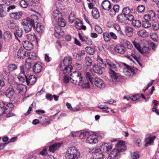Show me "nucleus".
<instances>
[{"label":"nucleus","instance_id":"f257e3e1","mask_svg":"<svg viewBox=\"0 0 159 159\" xmlns=\"http://www.w3.org/2000/svg\"><path fill=\"white\" fill-rule=\"evenodd\" d=\"M70 78L72 80L71 82L83 89H86L89 87V82L85 81L84 78H83L81 74L79 71H75L71 73Z\"/></svg>","mask_w":159,"mask_h":159},{"label":"nucleus","instance_id":"f03ea898","mask_svg":"<svg viewBox=\"0 0 159 159\" xmlns=\"http://www.w3.org/2000/svg\"><path fill=\"white\" fill-rule=\"evenodd\" d=\"M38 15H40L38 12H36L35 14L31 15L30 18H27L22 20L21 25L26 32L30 31L32 27H35V23H38Z\"/></svg>","mask_w":159,"mask_h":159},{"label":"nucleus","instance_id":"7ed1b4c3","mask_svg":"<svg viewBox=\"0 0 159 159\" xmlns=\"http://www.w3.org/2000/svg\"><path fill=\"white\" fill-rule=\"evenodd\" d=\"M116 148L117 149H114L112 151L108 156L107 159H116L119 157L120 152H122L126 150L124 145V142L122 141H119L116 145Z\"/></svg>","mask_w":159,"mask_h":159},{"label":"nucleus","instance_id":"20e7f679","mask_svg":"<svg viewBox=\"0 0 159 159\" xmlns=\"http://www.w3.org/2000/svg\"><path fill=\"white\" fill-rule=\"evenodd\" d=\"M72 58L70 57H66L64 59L62 63L60 64V69L65 73H70L71 71L72 66Z\"/></svg>","mask_w":159,"mask_h":159},{"label":"nucleus","instance_id":"39448f33","mask_svg":"<svg viewBox=\"0 0 159 159\" xmlns=\"http://www.w3.org/2000/svg\"><path fill=\"white\" fill-rule=\"evenodd\" d=\"M80 152L75 147L69 148L67 150L65 155L66 159H78L80 157Z\"/></svg>","mask_w":159,"mask_h":159},{"label":"nucleus","instance_id":"423d86ee","mask_svg":"<svg viewBox=\"0 0 159 159\" xmlns=\"http://www.w3.org/2000/svg\"><path fill=\"white\" fill-rule=\"evenodd\" d=\"M102 136L99 134H91L87 138L86 142L90 144H95L102 139Z\"/></svg>","mask_w":159,"mask_h":159},{"label":"nucleus","instance_id":"0eeeda50","mask_svg":"<svg viewBox=\"0 0 159 159\" xmlns=\"http://www.w3.org/2000/svg\"><path fill=\"white\" fill-rule=\"evenodd\" d=\"M89 152L93 154V159H103L104 158V155L99 152L98 149L93 148Z\"/></svg>","mask_w":159,"mask_h":159},{"label":"nucleus","instance_id":"6e6552de","mask_svg":"<svg viewBox=\"0 0 159 159\" xmlns=\"http://www.w3.org/2000/svg\"><path fill=\"white\" fill-rule=\"evenodd\" d=\"M95 85L100 89H102L105 87V84L103 81L98 78H94L93 79V84Z\"/></svg>","mask_w":159,"mask_h":159},{"label":"nucleus","instance_id":"1a4fd4ad","mask_svg":"<svg viewBox=\"0 0 159 159\" xmlns=\"http://www.w3.org/2000/svg\"><path fill=\"white\" fill-rule=\"evenodd\" d=\"M23 32V31L22 28L17 27L14 32V35L15 38L19 42H21V39H19L18 37L20 38L22 36Z\"/></svg>","mask_w":159,"mask_h":159},{"label":"nucleus","instance_id":"9d476101","mask_svg":"<svg viewBox=\"0 0 159 159\" xmlns=\"http://www.w3.org/2000/svg\"><path fill=\"white\" fill-rule=\"evenodd\" d=\"M113 70H111L109 71V75L112 79V82L114 84H116L118 81V76L117 73Z\"/></svg>","mask_w":159,"mask_h":159},{"label":"nucleus","instance_id":"9b49d317","mask_svg":"<svg viewBox=\"0 0 159 159\" xmlns=\"http://www.w3.org/2000/svg\"><path fill=\"white\" fill-rule=\"evenodd\" d=\"M25 77L26 78V82L27 85H32L36 82V78L33 75H31L28 78L25 75Z\"/></svg>","mask_w":159,"mask_h":159},{"label":"nucleus","instance_id":"f8f14e48","mask_svg":"<svg viewBox=\"0 0 159 159\" xmlns=\"http://www.w3.org/2000/svg\"><path fill=\"white\" fill-rule=\"evenodd\" d=\"M40 123L46 126L50 123L49 118L47 116H42L39 117Z\"/></svg>","mask_w":159,"mask_h":159},{"label":"nucleus","instance_id":"ddd939ff","mask_svg":"<svg viewBox=\"0 0 159 159\" xmlns=\"http://www.w3.org/2000/svg\"><path fill=\"white\" fill-rule=\"evenodd\" d=\"M101 6L103 9L107 11L110 10L111 7V3L107 0L103 1L102 3Z\"/></svg>","mask_w":159,"mask_h":159},{"label":"nucleus","instance_id":"4468645a","mask_svg":"<svg viewBox=\"0 0 159 159\" xmlns=\"http://www.w3.org/2000/svg\"><path fill=\"white\" fill-rule=\"evenodd\" d=\"M42 69V65L40 62H38L34 64L33 67V70L36 73H39Z\"/></svg>","mask_w":159,"mask_h":159},{"label":"nucleus","instance_id":"2eb2a0df","mask_svg":"<svg viewBox=\"0 0 159 159\" xmlns=\"http://www.w3.org/2000/svg\"><path fill=\"white\" fill-rule=\"evenodd\" d=\"M112 149L111 146L109 147V145L107 143H105L102 144L100 147V150L101 151L103 152L107 153L109 150Z\"/></svg>","mask_w":159,"mask_h":159},{"label":"nucleus","instance_id":"dca6fc26","mask_svg":"<svg viewBox=\"0 0 159 159\" xmlns=\"http://www.w3.org/2000/svg\"><path fill=\"white\" fill-rule=\"evenodd\" d=\"M10 16L12 19L18 20L21 18L22 13L21 12H15L10 13Z\"/></svg>","mask_w":159,"mask_h":159},{"label":"nucleus","instance_id":"f3484780","mask_svg":"<svg viewBox=\"0 0 159 159\" xmlns=\"http://www.w3.org/2000/svg\"><path fill=\"white\" fill-rule=\"evenodd\" d=\"M26 86L21 84H18L17 85L16 89L18 91V92L23 94L25 93L26 91Z\"/></svg>","mask_w":159,"mask_h":159},{"label":"nucleus","instance_id":"a211bd4d","mask_svg":"<svg viewBox=\"0 0 159 159\" xmlns=\"http://www.w3.org/2000/svg\"><path fill=\"white\" fill-rule=\"evenodd\" d=\"M27 53L24 49L20 48L17 53L18 57L20 59H24L26 56Z\"/></svg>","mask_w":159,"mask_h":159},{"label":"nucleus","instance_id":"6ab92c4d","mask_svg":"<svg viewBox=\"0 0 159 159\" xmlns=\"http://www.w3.org/2000/svg\"><path fill=\"white\" fill-rule=\"evenodd\" d=\"M23 45L24 48L27 50H31L33 48L32 43L27 41H23Z\"/></svg>","mask_w":159,"mask_h":159},{"label":"nucleus","instance_id":"aec40b11","mask_svg":"<svg viewBox=\"0 0 159 159\" xmlns=\"http://www.w3.org/2000/svg\"><path fill=\"white\" fill-rule=\"evenodd\" d=\"M61 144L59 143H56L49 147V151L50 152H54L59 148L61 146Z\"/></svg>","mask_w":159,"mask_h":159},{"label":"nucleus","instance_id":"412c9836","mask_svg":"<svg viewBox=\"0 0 159 159\" xmlns=\"http://www.w3.org/2000/svg\"><path fill=\"white\" fill-rule=\"evenodd\" d=\"M120 41L124 45L123 46L126 47L128 48L131 49L133 47L130 43L126 39H121L120 40Z\"/></svg>","mask_w":159,"mask_h":159},{"label":"nucleus","instance_id":"4be33fe9","mask_svg":"<svg viewBox=\"0 0 159 159\" xmlns=\"http://www.w3.org/2000/svg\"><path fill=\"white\" fill-rule=\"evenodd\" d=\"M133 31L134 29L132 27L128 26L125 28V33L128 37H131L133 36Z\"/></svg>","mask_w":159,"mask_h":159},{"label":"nucleus","instance_id":"5701e85b","mask_svg":"<svg viewBox=\"0 0 159 159\" xmlns=\"http://www.w3.org/2000/svg\"><path fill=\"white\" fill-rule=\"evenodd\" d=\"M106 62L107 65L109 66V70H117V67L115 64L108 59L106 60Z\"/></svg>","mask_w":159,"mask_h":159},{"label":"nucleus","instance_id":"b1692460","mask_svg":"<svg viewBox=\"0 0 159 159\" xmlns=\"http://www.w3.org/2000/svg\"><path fill=\"white\" fill-rule=\"evenodd\" d=\"M114 49L116 52L120 53H123L125 51L124 46L120 45H117L115 47Z\"/></svg>","mask_w":159,"mask_h":159},{"label":"nucleus","instance_id":"393cba45","mask_svg":"<svg viewBox=\"0 0 159 159\" xmlns=\"http://www.w3.org/2000/svg\"><path fill=\"white\" fill-rule=\"evenodd\" d=\"M5 5L3 4H0V17H4L7 16V13L5 10Z\"/></svg>","mask_w":159,"mask_h":159},{"label":"nucleus","instance_id":"a878e982","mask_svg":"<svg viewBox=\"0 0 159 159\" xmlns=\"http://www.w3.org/2000/svg\"><path fill=\"white\" fill-rule=\"evenodd\" d=\"M14 93L13 89L11 88H8L6 89L5 94L8 98H11Z\"/></svg>","mask_w":159,"mask_h":159},{"label":"nucleus","instance_id":"bb28decb","mask_svg":"<svg viewBox=\"0 0 159 159\" xmlns=\"http://www.w3.org/2000/svg\"><path fill=\"white\" fill-rule=\"evenodd\" d=\"M102 68L98 66L97 65H94L93 67V70L94 72L99 74H102Z\"/></svg>","mask_w":159,"mask_h":159},{"label":"nucleus","instance_id":"cd10ccee","mask_svg":"<svg viewBox=\"0 0 159 159\" xmlns=\"http://www.w3.org/2000/svg\"><path fill=\"white\" fill-rule=\"evenodd\" d=\"M119 6L118 5H116L113 6V8L111 9L110 11L111 12V14L112 16L116 15V13H118L119 10Z\"/></svg>","mask_w":159,"mask_h":159},{"label":"nucleus","instance_id":"c85d7f7f","mask_svg":"<svg viewBox=\"0 0 159 159\" xmlns=\"http://www.w3.org/2000/svg\"><path fill=\"white\" fill-rule=\"evenodd\" d=\"M126 16L123 14H120L118 15L117 17V19L119 21L124 23L125 22L126 19Z\"/></svg>","mask_w":159,"mask_h":159},{"label":"nucleus","instance_id":"c756f323","mask_svg":"<svg viewBox=\"0 0 159 159\" xmlns=\"http://www.w3.org/2000/svg\"><path fill=\"white\" fill-rule=\"evenodd\" d=\"M138 34L140 36L145 38L148 36V34L147 32L144 30H141L138 32Z\"/></svg>","mask_w":159,"mask_h":159},{"label":"nucleus","instance_id":"7c9ffc66","mask_svg":"<svg viewBox=\"0 0 159 159\" xmlns=\"http://www.w3.org/2000/svg\"><path fill=\"white\" fill-rule=\"evenodd\" d=\"M25 38L30 41L33 42L36 39V37L34 34H28L25 36Z\"/></svg>","mask_w":159,"mask_h":159},{"label":"nucleus","instance_id":"2f4dec72","mask_svg":"<svg viewBox=\"0 0 159 159\" xmlns=\"http://www.w3.org/2000/svg\"><path fill=\"white\" fill-rule=\"evenodd\" d=\"M92 15L95 19H98L99 17V13L98 9L96 8H93L92 11Z\"/></svg>","mask_w":159,"mask_h":159},{"label":"nucleus","instance_id":"473e14b6","mask_svg":"<svg viewBox=\"0 0 159 159\" xmlns=\"http://www.w3.org/2000/svg\"><path fill=\"white\" fill-rule=\"evenodd\" d=\"M58 24L59 26L61 27H65L66 25L65 20L61 18H58Z\"/></svg>","mask_w":159,"mask_h":159},{"label":"nucleus","instance_id":"72a5a7b5","mask_svg":"<svg viewBox=\"0 0 159 159\" xmlns=\"http://www.w3.org/2000/svg\"><path fill=\"white\" fill-rule=\"evenodd\" d=\"M75 27L80 30L81 29L83 23L82 21L79 19H77L75 22Z\"/></svg>","mask_w":159,"mask_h":159},{"label":"nucleus","instance_id":"f704fd0d","mask_svg":"<svg viewBox=\"0 0 159 159\" xmlns=\"http://www.w3.org/2000/svg\"><path fill=\"white\" fill-rule=\"evenodd\" d=\"M27 56L29 58L32 60H35L37 58L36 55L34 52H29L27 53Z\"/></svg>","mask_w":159,"mask_h":159},{"label":"nucleus","instance_id":"c9c22d12","mask_svg":"<svg viewBox=\"0 0 159 159\" xmlns=\"http://www.w3.org/2000/svg\"><path fill=\"white\" fill-rule=\"evenodd\" d=\"M132 25L138 28H139L141 26V22L138 20H132Z\"/></svg>","mask_w":159,"mask_h":159},{"label":"nucleus","instance_id":"e433bc0d","mask_svg":"<svg viewBox=\"0 0 159 159\" xmlns=\"http://www.w3.org/2000/svg\"><path fill=\"white\" fill-rule=\"evenodd\" d=\"M7 23L8 27L11 29H14L16 26V24L13 21L8 20L7 21Z\"/></svg>","mask_w":159,"mask_h":159},{"label":"nucleus","instance_id":"4c0bfd02","mask_svg":"<svg viewBox=\"0 0 159 159\" xmlns=\"http://www.w3.org/2000/svg\"><path fill=\"white\" fill-rule=\"evenodd\" d=\"M29 59H27L26 60L25 64V70L28 71L31 68V62L29 61Z\"/></svg>","mask_w":159,"mask_h":159},{"label":"nucleus","instance_id":"58836bf2","mask_svg":"<svg viewBox=\"0 0 159 159\" xmlns=\"http://www.w3.org/2000/svg\"><path fill=\"white\" fill-rule=\"evenodd\" d=\"M145 142H146V143L145 144V146L146 147H147L148 144H151L154 142L151 137L147 138L145 140Z\"/></svg>","mask_w":159,"mask_h":159},{"label":"nucleus","instance_id":"ea45409f","mask_svg":"<svg viewBox=\"0 0 159 159\" xmlns=\"http://www.w3.org/2000/svg\"><path fill=\"white\" fill-rule=\"evenodd\" d=\"M75 18L74 12H71L69 16V22L71 23H73L74 21Z\"/></svg>","mask_w":159,"mask_h":159},{"label":"nucleus","instance_id":"a19ab883","mask_svg":"<svg viewBox=\"0 0 159 159\" xmlns=\"http://www.w3.org/2000/svg\"><path fill=\"white\" fill-rule=\"evenodd\" d=\"M142 25L144 28H148L151 26V24L149 21L145 20L143 21Z\"/></svg>","mask_w":159,"mask_h":159},{"label":"nucleus","instance_id":"79ce46f5","mask_svg":"<svg viewBox=\"0 0 159 159\" xmlns=\"http://www.w3.org/2000/svg\"><path fill=\"white\" fill-rule=\"evenodd\" d=\"M85 49L87 53L90 55H93L94 52V49L90 47H86Z\"/></svg>","mask_w":159,"mask_h":159},{"label":"nucleus","instance_id":"37998d69","mask_svg":"<svg viewBox=\"0 0 159 159\" xmlns=\"http://www.w3.org/2000/svg\"><path fill=\"white\" fill-rule=\"evenodd\" d=\"M4 36L5 39L8 40L11 38L12 34L9 31H6L4 33Z\"/></svg>","mask_w":159,"mask_h":159},{"label":"nucleus","instance_id":"c03bdc74","mask_svg":"<svg viewBox=\"0 0 159 159\" xmlns=\"http://www.w3.org/2000/svg\"><path fill=\"white\" fill-rule=\"evenodd\" d=\"M150 49L148 47L144 46L142 49L141 48L139 52L142 53H147L149 52Z\"/></svg>","mask_w":159,"mask_h":159},{"label":"nucleus","instance_id":"a18cd8bd","mask_svg":"<svg viewBox=\"0 0 159 159\" xmlns=\"http://www.w3.org/2000/svg\"><path fill=\"white\" fill-rule=\"evenodd\" d=\"M113 26L115 29L117 31V32L119 34L121 35H123V33L120 30V28L119 25L117 24H114Z\"/></svg>","mask_w":159,"mask_h":159},{"label":"nucleus","instance_id":"49530a36","mask_svg":"<svg viewBox=\"0 0 159 159\" xmlns=\"http://www.w3.org/2000/svg\"><path fill=\"white\" fill-rule=\"evenodd\" d=\"M8 68L10 71H12L17 68V66L15 64H11L8 65Z\"/></svg>","mask_w":159,"mask_h":159},{"label":"nucleus","instance_id":"de8ad7c7","mask_svg":"<svg viewBox=\"0 0 159 159\" xmlns=\"http://www.w3.org/2000/svg\"><path fill=\"white\" fill-rule=\"evenodd\" d=\"M63 73L65 74L64 77V82L66 84H68L69 81L70 80L71 81H72V80H71L70 77L69 78L67 74H68L69 73H65L64 72Z\"/></svg>","mask_w":159,"mask_h":159},{"label":"nucleus","instance_id":"09e8293b","mask_svg":"<svg viewBox=\"0 0 159 159\" xmlns=\"http://www.w3.org/2000/svg\"><path fill=\"white\" fill-rule=\"evenodd\" d=\"M97 65L98 66L101 67L102 68H105L107 67L106 64L103 63V60L102 59H100L98 61V64Z\"/></svg>","mask_w":159,"mask_h":159},{"label":"nucleus","instance_id":"8fccbe9b","mask_svg":"<svg viewBox=\"0 0 159 159\" xmlns=\"http://www.w3.org/2000/svg\"><path fill=\"white\" fill-rule=\"evenodd\" d=\"M103 37L105 41L108 42L111 39L110 34L108 33H104L103 34Z\"/></svg>","mask_w":159,"mask_h":159},{"label":"nucleus","instance_id":"3c124183","mask_svg":"<svg viewBox=\"0 0 159 159\" xmlns=\"http://www.w3.org/2000/svg\"><path fill=\"white\" fill-rule=\"evenodd\" d=\"M85 61L87 66H90L92 65V61L89 57L87 56L85 57Z\"/></svg>","mask_w":159,"mask_h":159},{"label":"nucleus","instance_id":"603ef678","mask_svg":"<svg viewBox=\"0 0 159 159\" xmlns=\"http://www.w3.org/2000/svg\"><path fill=\"white\" fill-rule=\"evenodd\" d=\"M43 25H41L39 22L36 24V29L37 31L41 32L43 30Z\"/></svg>","mask_w":159,"mask_h":159},{"label":"nucleus","instance_id":"864d4df0","mask_svg":"<svg viewBox=\"0 0 159 159\" xmlns=\"http://www.w3.org/2000/svg\"><path fill=\"white\" fill-rule=\"evenodd\" d=\"M11 110H9L8 108H6L5 114H6V117L8 118L14 116V114L11 111Z\"/></svg>","mask_w":159,"mask_h":159},{"label":"nucleus","instance_id":"5fc2aeb1","mask_svg":"<svg viewBox=\"0 0 159 159\" xmlns=\"http://www.w3.org/2000/svg\"><path fill=\"white\" fill-rule=\"evenodd\" d=\"M86 77L87 80H89L90 82L92 84H93V78L91 77V75H90V74L88 72H86Z\"/></svg>","mask_w":159,"mask_h":159},{"label":"nucleus","instance_id":"6e6d98bb","mask_svg":"<svg viewBox=\"0 0 159 159\" xmlns=\"http://www.w3.org/2000/svg\"><path fill=\"white\" fill-rule=\"evenodd\" d=\"M139 156L138 152H134L131 154V157L133 159H138Z\"/></svg>","mask_w":159,"mask_h":159},{"label":"nucleus","instance_id":"4d7b16f0","mask_svg":"<svg viewBox=\"0 0 159 159\" xmlns=\"http://www.w3.org/2000/svg\"><path fill=\"white\" fill-rule=\"evenodd\" d=\"M130 12V10L128 7L124 8L123 9V13L126 16H127V15L129 14Z\"/></svg>","mask_w":159,"mask_h":159},{"label":"nucleus","instance_id":"13d9d810","mask_svg":"<svg viewBox=\"0 0 159 159\" xmlns=\"http://www.w3.org/2000/svg\"><path fill=\"white\" fill-rule=\"evenodd\" d=\"M145 9V7L143 5H139L137 7L138 12L139 13H142L144 11Z\"/></svg>","mask_w":159,"mask_h":159},{"label":"nucleus","instance_id":"bf43d9fd","mask_svg":"<svg viewBox=\"0 0 159 159\" xmlns=\"http://www.w3.org/2000/svg\"><path fill=\"white\" fill-rule=\"evenodd\" d=\"M148 14L152 19H155V14L153 11L151 10L148 11Z\"/></svg>","mask_w":159,"mask_h":159},{"label":"nucleus","instance_id":"052dcab7","mask_svg":"<svg viewBox=\"0 0 159 159\" xmlns=\"http://www.w3.org/2000/svg\"><path fill=\"white\" fill-rule=\"evenodd\" d=\"M60 14L58 10H54L53 12L52 16L54 18H59V14Z\"/></svg>","mask_w":159,"mask_h":159},{"label":"nucleus","instance_id":"680f3d73","mask_svg":"<svg viewBox=\"0 0 159 159\" xmlns=\"http://www.w3.org/2000/svg\"><path fill=\"white\" fill-rule=\"evenodd\" d=\"M20 4L22 7L25 8L27 6V2L25 0H21L20 2Z\"/></svg>","mask_w":159,"mask_h":159},{"label":"nucleus","instance_id":"e2e57ef3","mask_svg":"<svg viewBox=\"0 0 159 159\" xmlns=\"http://www.w3.org/2000/svg\"><path fill=\"white\" fill-rule=\"evenodd\" d=\"M143 18L145 20L147 21L151 20L153 21L154 20V19H152L151 17H150L148 14H147L143 16Z\"/></svg>","mask_w":159,"mask_h":159},{"label":"nucleus","instance_id":"0e129e2a","mask_svg":"<svg viewBox=\"0 0 159 159\" xmlns=\"http://www.w3.org/2000/svg\"><path fill=\"white\" fill-rule=\"evenodd\" d=\"M20 74H23V75L25 76V75H26L25 74V72L27 71V70H25V69H24V66H20Z\"/></svg>","mask_w":159,"mask_h":159},{"label":"nucleus","instance_id":"69168bd1","mask_svg":"<svg viewBox=\"0 0 159 159\" xmlns=\"http://www.w3.org/2000/svg\"><path fill=\"white\" fill-rule=\"evenodd\" d=\"M88 134L87 132H81L80 135V137L81 139H83Z\"/></svg>","mask_w":159,"mask_h":159},{"label":"nucleus","instance_id":"338daca9","mask_svg":"<svg viewBox=\"0 0 159 159\" xmlns=\"http://www.w3.org/2000/svg\"><path fill=\"white\" fill-rule=\"evenodd\" d=\"M134 17L133 15L129 14L128 15H127V16L126 17V20H128L129 21H132L133 20H134L133 19L134 18Z\"/></svg>","mask_w":159,"mask_h":159},{"label":"nucleus","instance_id":"774afa93","mask_svg":"<svg viewBox=\"0 0 159 159\" xmlns=\"http://www.w3.org/2000/svg\"><path fill=\"white\" fill-rule=\"evenodd\" d=\"M95 30L96 32H98L99 34H101L102 31L101 28L98 25H97L95 26Z\"/></svg>","mask_w":159,"mask_h":159}]
</instances>
